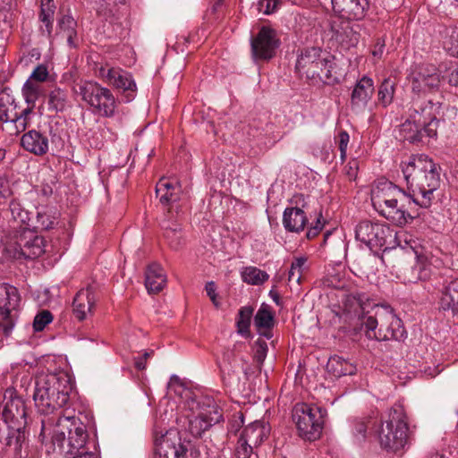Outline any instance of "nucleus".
<instances>
[{"instance_id": "nucleus-1", "label": "nucleus", "mask_w": 458, "mask_h": 458, "mask_svg": "<svg viewBox=\"0 0 458 458\" xmlns=\"http://www.w3.org/2000/svg\"><path fill=\"white\" fill-rule=\"evenodd\" d=\"M374 209L393 225L403 227L420 216L421 208L410 193L389 181L379 182L371 191Z\"/></svg>"}, {"instance_id": "nucleus-2", "label": "nucleus", "mask_w": 458, "mask_h": 458, "mask_svg": "<svg viewBox=\"0 0 458 458\" xmlns=\"http://www.w3.org/2000/svg\"><path fill=\"white\" fill-rule=\"evenodd\" d=\"M409 192L417 199L419 207L428 208L434 192L440 186V167L427 155H411L400 164Z\"/></svg>"}, {"instance_id": "nucleus-3", "label": "nucleus", "mask_w": 458, "mask_h": 458, "mask_svg": "<svg viewBox=\"0 0 458 458\" xmlns=\"http://www.w3.org/2000/svg\"><path fill=\"white\" fill-rule=\"evenodd\" d=\"M375 435L384 450L397 454L410 447L414 432L403 406L394 403L377 422Z\"/></svg>"}, {"instance_id": "nucleus-4", "label": "nucleus", "mask_w": 458, "mask_h": 458, "mask_svg": "<svg viewBox=\"0 0 458 458\" xmlns=\"http://www.w3.org/2000/svg\"><path fill=\"white\" fill-rule=\"evenodd\" d=\"M72 390V378L65 371L38 375L33 395L38 411L49 414L64 407L69 401Z\"/></svg>"}, {"instance_id": "nucleus-5", "label": "nucleus", "mask_w": 458, "mask_h": 458, "mask_svg": "<svg viewBox=\"0 0 458 458\" xmlns=\"http://www.w3.org/2000/svg\"><path fill=\"white\" fill-rule=\"evenodd\" d=\"M296 70L309 80L334 85L339 82L335 57L319 47L301 50L296 62Z\"/></svg>"}, {"instance_id": "nucleus-6", "label": "nucleus", "mask_w": 458, "mask_h": 458, "mask_svg": "<svg viewBox=\"0 0 458 458\" xmlns=\"http://www.w3.org/2000/svg\"><path fill=\"white\" fill-rule=\"evenodd\" d=\"M363 326L369 339L402 341L406 337L402 320L388 307L376 306L374 315L368 316Z\"/></svg>"}, {"instance_id": "nucleus-7", "label": "nucleus", "mask_w": 458, "mask_h": 458, "mask_svg": "<svg viewBox=\"0 0 458 458\" xmlns=\"http://www.w3.org/2000/svg\"><path fill=\"white\" fill-rule=\"evenodd\" d=\"M188 408L189 431L195 437H200L213 425L223 420L222 410L212 397L191 399L188 402Z\"/></svg>"}, {"instance_id": "nucleus-8", "label": "nucleus", "mask_w": 458, "mask_h": 458, "mask_svg": "<svg viewBox=\"0 0 458 458\" xmlns=\"http://www.w3.org/2000/svg\"><path fill=\"white\" fill-rule=\"evenodd\" d=\"M78 87L79 95L94 114L106 118L114 116L119 101L108 88L94 81H82Z\"/></svg>"}, {"instance_id": "nucleus-9", "label": "nucleus", "mask_w": 458, "mask_h": 458, "mask_svg": "<svg viewBox=\"0 0 458 458\" xmlns=\"http://www.w3.org/2000/svg\"><path fill=\"white\" fill-rule=\"evenodd\" d=\"M327 411L323 408L301 403H297L293 411V420L296 424L299 436L308 441L320 437Z\"/></svg>"}, {"instance_id": "nucleus-10", "label": "nucleus", "mask_w": 458, "mask_h": 458, "mask_svg": "<svg viewBox=\"0 0 458 458\" xmlns=\"http://www.w3.org/2000/svg\"><path fill=\"white\" fill-rule=\"evenodd\" d=\"M21 294L18 289L7 283L0 284V331L8 337L19 318Z\"/></svg>"}, {"instance_id": "nucleus-11", "label": "nucleus", "mask_w": 458, "mask_h": 458, "mask_svg": "<svg viewBox=\"0 0 458 458\" xmlns=\"http://www.w3.org/2000/svg\"><path fill=\"white\" fill-rule=\"evenodd\" d=\"M442 103L427 100L420 101L419 98H412V105L410 109L411 117L417 123H422L424 132L428 138H435L438 128Z\"/></svg>"}, {"instance_id": "nucleus-12", "label": "nucleus", "mask_w": 458, "mask_h": 458, "mask_svg": "<svg viewBox=\"0 0 458 458\" xmlns=\"http://www.w3.org/2000/svg\"><path fill=\"white\" fill-rule=\"evenodd\" d=\"M95 74L103 82L126 93L128 100L134 98L137 85L129 72L106 63L96 66Z\"/></svg>"}, {"instance_id": "nucleus-13", "label": "nucleus", "mask_w": 458, "mask_h": 458, "mask_svg": "<svg viewBox=\"0 0 458 458\" xmlns=\"http://www.w3.org/2000/svg\"><path fill=\"white\" fill-rule=\"evenodd\" d=\"M442 76L438 68L431 64H422L414 67L411 73L412 93L426 95L439 89Z\"/></svg>"}, {"instance_id": "nucleus-14", "label": "nucleus", "mask_w": 458, "mask_h": 458, "mask_svg": "<svg viewBox=\"0 0 458 458\" xmlns=\"http://www.w3.org/2000/svg\"><path fill=\"white\" fill-rule=\"evenodd\" d=\"M0 121L13 123L16 133L24 131L31 121L23 115V108L7 88L0 91Z\"/></svg>"}, {"instance_id": "nucleus-15", "label": "nucleus", "mask_w": 458, "mask_h": 458, "mask_svg": "<svg viewBox=\"0 0 458 458\" xmlns=\"http://www.w3.org/2000/svg\"><path fill=\"white\" fill-rule=\"evenodd\" d=\"M0 417L9 427H26L27 411L23 400L13 395V391L8 389L4 395V401L0 406Z\"/></svg>"}, {"instance_id": "nucleus-16", "label": "nucleus", "mask_w": 458, "mask_h": 458, "mask_svg": "<svg viewBox=\"0 0 458 458\" xmlns=\"http://www.w3.org/2000/svg\"><path fill=\"white\" fill-rule=\"evenodd\" d=\"M336 16L330 21L332 38L345 49L355 47L360 38V25L354 23L355 20Z\"/></svg>"}, {"instance_id": "nucleus-17", "label": "nucleus", "mask_w": 458, "mask_h": 458, "mask_svg": "<svg viewBox=\"0 0 458 458\" xmlns=\"http://www.w3.org/2000/svg\"><path fill=\"white\" fill-rule=\"evenodd\" d=\"M279 45L280 41L276 31L263 26L250 42L253 59L256 62L272 59L276 55Z\"/></svg>"}, {"instance_id": "nucleus-18", "label": "nucleus", "mask_w": 458, "mask_h": 458, "mask_svg": "<svg viewBox=\"0 0 458 458\" xmlns=\"http://www.w3.org/2000/svg\"><path fill=\"white\" fill-rule=\"evenodd\" d=\"M269 434V428L265 422L256 420L242 430L237 443L238 456H250L254 447L259 446Z\"/></svg>"}, {"instance_id": "nucleus-19", "label": "nucleus", "mask_w": 458, "mask_h": 458, "mask_svg": "<svg viewBox=\"0 0 458 458\" xmlns=\"http://www.w3.org/2000/svg\"><path fill=\"white\" fill-rule=\"evenodd\" d=\"M389 227L383 224L363 220L355 228V238L370 249L382 247L386 242Z\"/></svg>"}, {"instance_id": "nucleus-20", "label": "nucleus", "mask_w": 458, "mask_h": 458, "mask_svg": "<svg viewBox=\"0 0 458 458\" xmlns=\"http://www.w3.org/2000/svg\"><path fill=\"white\" fill-rule=\"evenodd\" d=\"M186 451L176 430H168L155 441L157 458H182L186 454Z\"/></svg>"}, {"instance_id": "nucleus-21", "label": "nucleus", "mask_w": 458, "mask_h": 458, "mask_svg": "<svg viewBox=\"0 0 458 458\" xmlns=\"http://www.w3.org/2000/svg\"><path fill=\"white\" fill-rule=\"evenodd\" d=\"M335 15L362 21L369 9V0H331Z\"/></svg>"}, {"instance_id": "nucleus-22", "label": "nucleus", "mask_w": 458, "mask_h": 458, "mask_svg": "<svg viewBox=\"0 0 458 458\" xmlns=\"http://www.w3.org/2000/svg\"><path fill=\"white\" fill-rule=\"evenodd\" d=\"M97 302L96 287L89 285L81 289L73 298L72 311L75 318L85 320L93 314Z\"/></svg>"}, {"instance_id": "nucleus-23", "label": "nucleus", "mask_w": 458, "mask_h": 458, "mask_svg": "<svg viewBox=\"0 0 458 458\" xmlns=\"http://www.w3.org/2000/svg\"><path fill=\"white\" fill-rule=\"evenodd\" d=\"M370 306L369 298L365 293L355 292L345 294L342 301V309L344 313L350 318H358L361 323L368 318L364 316L367 308Z\"/></svg>"}, {"instance_id": "nucleus-24", "label": "nucleus", "mask_w": 458, "mask_h": 458, "mask_svg": "<svg viewBox=\"0 0 458 458\" xmlns=\"http://www.w3.org/2000/svg\"><path fill=\"white\" fill-rule=\"evenodd\" d=\"M375 90L373 80L364 75L355 84L351 95L352 109L363 110L373 96Z\"/></svg>"}, {"instance_id": "nucleus-25", "label": "nucleus", "mask_w": 458, "mask_h": 458, "mask_svg": "<svg viewBox=\"0 0 458 458\" xmlns=\"http://www.w3.org/2000/svg\"><path fill=\"white\" fill-rule=\"evenodd\" d=\"M21 147L36 156H43L49 148L48 138L37 130H30L21 139Z\"/></svg>"}, {"instance_id": "nucleus-26", "label": "nucleus", "mask_w": 458, "mask_h": 458, "mask_svg": "<svg viewBox=\"0 0 458 458\" xmlns=\"http://www.w3.org/2000/svg\"><path fill=\"white\" fill-rule=\"evenodd\" d=\"M60 212L51 206L37 208L35 219L32 221V228L35 231L54 229L59 223Z\"/></svg>"}, {"instance_id": "nucleus-27", "label": "nucleus", "mask_w": 458, "mask_h": 458, "mask_svg": "<svg viewBox=\"0 0 458 458\" xmlns=\"http://www.w3.org/2000/svg\"><path fill=\"white\" fill-rule=\"evenodd\" d=\"M156 193L161 203L168 205L181 200L182 189L174 179L161 178L157 183Z\"/></svg>"}, {"instance_id": "nucleus-28", "label": "nucleus", "mask_w": 458, "mask_h": 458, "mask_svg": "<svg viewBox=\"0 0 458 458\" xmlns=\"http://www.w3.org/2000/svg\"><path fill=\"white\" fill-rule=\"evenodd\" d=\"M166 284V275L163 267L153 263L149 265L145 272V286L148 293H157Z\"/></svg>"}, {"instance_id": "nucleus-29", "label": "nucleus", "mask_w": 458, "mask_h": 458, "mask_svg": "<svg viewBox=\"0 0 458 458\" xmlns=\"http://www.w3.org/2000/svg\"><path fill=\"white\" fill-rule=\"evenodd\" d=\"M55 9L54 0H41L40 11L38 13V21L40 22L39 30L41 34L46 36L49 40L54 38L53 23Z\"/></svg>"}, {"instance_id": "nucleus-30", "label": "nucleus", "mask_w": 458, "mask_h": 458, "mask_svg": "<svg viewBox=\"0 0 458 458\" xmlns=\"http://www.w3.org/2000/svg\"><path fill=\"white\" fill-rule=\"evenodd\" d=\"M56 34L65 37L69 47H77V21L71 13H64L59 16Z\"/></svg>"}, {"instance_id": "nucleus-31", "label": "nucleus", "mask_w": 458, "mask_h": 458, "mask_svg": "<svg viewBox=\"0 0 458 458\" xmlns=\"http://www.w3.org/2000/svg\"><path fill=\"white\" fill-rule=\"evenodd\" d=\"M308 222L304 211L299 208H285L283 216V225L288 232L300 233Z\"/></svg>"}, {"instance_id": "nucleus-32", "label": "nucleus", "mask_w": 458, "mask_h": 458, "mask_svg": "<svg viewBox=\"0 0 458 458\" xmlns=\"http://www.w3.org/2000/svg\"><path fill=\"white\" fill-rule=\"evenodd\" d=\"M414 120L411 117V112H409L408 119L400 125L399 136L403 140L415 143L421 141L423 137L427 136L422 123Z\"/></svg>"}, {"instance_id": "nucleus-33", "label": "nucleus", "mask_w": 458, "mask_h": 458, "mask_svg": "<svg viewBox=\"0 0 458 458\" xmlns=\"http://www.w3.org/2000/svg\"><path fill=\"white\" fill-rule=\"evenodd\" d=\"M275 318L271 308L267 304H262L254 316V326L259 333L267 339L271 338L270 329L274 327Z\"/></svg>"}, {"instance_id": "nucleus-34", "label": "nucleus", "mask_w": 458, "mask_h": 458, "mask_svg": "<svg viewBox=\"0 0 458 458\" xmlns=\"http://www.w3.org/2000/svg\"><path fill=\"white\" fill-rule=\"evenodd\" d=\"M428 277L429 269L426 259L416 255L415 264L403 271V280L404 284H416L419 281L427 280Z\"/></svg>"}, {"instance_id": "nucleus-35", "label": "nucleus", "mask_w": 458, "mask_h": 458, "mask_svg": "<svg viewBox=\"0 0 458 458\" xmlns=\"http://www.w3.org/2000/svg\"><path fill=\"white\" fill-rule=\"evenodd\" d=\"M21 93L27 105L26 107L23 108V115L25 117L29 116L31 120L36 102L41 93V86L34 81H26L22 86Z\"/></svg>"}, {"instance_id": "nucleus-36", "label": "nucleus", "mask_w": 458, "mask_h": 458, "mask_svg": "<svg viewBox=\"0 0 458 458\" xmlns=\"http://www.w3.org/2000/svg\"><path fill=\"white\" fill-rule=\"evenodd\" d=\"M377 427V421L372 417L355 419L352 422V432L354 441L360 444L364 442L368 436V429L370 434H375Z\"/></svg>"}, {"instance_id": "nucleus-37", "label": "nucleus", "mask_w": 458, "mask_h": 458, "mask_svg": "<svg viewBox=\"0 0 458 458\" xmlns=\"http://www.w3.org/2000/svg\"><path fill=\"white\" fill-rule=\"evenodd\" d=\"M440 307L444 310L458 312V278L449 282L442 290Z\"/></svg>"}, {"instance_id": "nucleus-38", "label": "nucleus", "mask_w": 458, "mask_h": 458, "mask_svg": "<svg viewBox=\"0 0 458 458\" xmlns=\"http://www.w3.org/2000/svg\"><path fill=\"white\" fill-rule=\"evenodd\" d=\"M9 208L13 220L20 224L21 230H30L32 228L33 219L30 213L21 206L18 199H13L9 204Z\"/></svg>"}, {"instance_id": "nucleus-39", "label": "nucleus", "mask_w": 458, "mask_h": 458, "mask_svg": "<svg viewBox=\"0 0 458 458\" xmlns=\"http://www.w3.org/2000/svg\"><path fill=\"white\" fill-rule=\"evenodd\" d=\"M327 368L329 372L337 377L353 375L356 371V368L352 362L338 355L329 358Z\"/></svg>"}, {"instance_id": "nucleus-40", "label": "nucleus", "mask_w": 458, "mask_h": 458, "mask_svg": "<svg viewBox=\"0 0 458 458\" xmlns=\"http://www.w3.org/2000/svg\"><path fill=\"white\" fill-rule=\"evenodd\" d=\"M64 420H72V425L74 426V428L69 430L68 441L72 449L79 451L85 446L88 439V433L85 426L82 423L76 425V420L74 417L67 416L64 417Z\"/></svg>"}, {"instance_id": "nucleus-41", "label": "nucleus", "mask_w": 458, "mask_h": 458, "mask_svg": "<svg viewBox=\"0 0 458 458\" xmlns=\"http://www.w3.org/2000/svg\"><path fill=\"white\" fill-rule=\"evenodd\" d=\"M242 282L250 285H261L269 279V275L257 267L248 266L242 269Z\"/></svg>"}, {"instance_id": "nucleus-42", "label": "nucleus", "mask_w": 458, "mask_h": 458, "mask_svg": "<svg viewBox=\"0 0 458 458\" xmlns=\"http://www.w3.org/2000/svg\"><path fill=\"white\" fill-rule=\"evenodd\" d=\"M46 242L41 236H34L21 247V253L26 259H37L46 251Z\"/></svg>"}, {"instance_id": "nucleus-43", "label": "nucleus", "mask_w": 458, "mask_h": 458, "mask_svg": "<svg viewBox=\"0 0 458 458\" xmlns=\"http://www.w3.org/2000/svg\"><path fill=\"white\" fill-rule=\"evenodd\" d=\"M68 104V95L64 89L55 88L47 96L48 110L55 113L63 112Z\"/></svg>"}, {"instance_id": "nucleus-44", "label": "nucleus", "mask_w": 458, "mask_h": 458, "mask_svg": "<svg viewBox=\"0 0 458 458\" xmlns=\"http://www.w3.org/2000/svg\"><path fill=\"white\" fill-rule=\"evenodd\" d=\"M6 445L14 447V453L21 456L22 445L27 438L26 427H9Z\"/></svg>"}, {"instance_id": "nucleus-45", "label": "nucleus", "mask_w": 458, "mask_h": 458, "mask_svg": "<svg viewBox=\"0 0 458 458\" xmlns=\"http://www.w3.org/2000/svg\"><path fill=\"white\" fill-rule=\"evenodd\" d=\"M395 83L390 79H385L378 87L377 101L383 107L388 106L394 100Z\"/></svg>"}, {"instance_id": "nucleus-46", "label": "nucleus", "mask_w": 458, "mask_h": 458, "mask_svg": "<svg viewBox=\"0 0 458 458\" xmlns=\"http://www.w3.org/2000/svg\"><path fill=\"white\" fill-rule=\"evenodd\" d=\"M254 309L251 306H243L239 310L236 318L237 331L240 335L247 336L250 335V327Z\"/></svg>"}, {"instance_id": "nucleus-47", "label": "nucleus", "mask_w": 458, "mask_h": 458, "mask_svg": "<svg viewBox=\"0 0 458 458\" xmlns=\"http://www.w3.org/2000/svg\"><path fill=\"white\" fill-rule=\"evenodd\" d=\"M445 33L444 47L451 55L458 56V31L455 29H447Z\"/></svg>"}, {"instance_id": "nucleus-48", "label": "nucleus", "mask_w": 458, "mask_h": 458, "mask_svg": "<svg viewBox=\"0 0 458 458\" xmlns=\"http://www.w3.org/2000/svg\"><path fill=\"white\" fill-rule=\"evenodd\" d=\"M335 141L338 146L340 151V159L344 162L347 155L348 144L350 141V136L344 130H339L335 137Z\"/></svg>"}, {"instance_id": "nucleus-49", "label": "nucleus", "mask_w": 458, "mask_h": 458, "mask_svg": "<svg viewBox=\"0 0 458 458\" xmlns=\"http://www.w3.org/2000/svg\"><path fill=\"white\" fill-rule=\"evenodd\" d=\"M53 321V315L47 310H43L38 312L33 320V328L36 332H40Z\"/></svg>"}, {"instance_id": "nucleus-50", "label": "nucleus", "mask_w": 458, "mask_h": 458, "mask_svg": "<svg viewBox=\"0 0 458 458\" xmlns=\"http://www.w3.org/2000/svg\"><path fill=\"white\" fill-rule=\"evenodd\" d=\"M165 237L169 241L172 248L177 249L180 245L181 227L175 225L174 227L165 226Z\"/></svg>"}, {"instance_id": "nucleus-51", "label": "nucleus", "mask_w": 458, "mask_h": 458, "mask_svg": "<svg viewBox=\"0 0 458 458\" xmlns=\"http://www.w3.org/2000/svg\"><path fill=\"white\" fill-rule=\"evenodd\" d=\"M13 193L8 176L4 174H0V203L10 198Z\"/></svg>"}, {"instance_id": "nucleus-52", "label": "nucleus", "mask_w": 458, "mask_h": 458, "mask_svg": "<svg viewBox=\"0 0 458 458\" xmlns=\"http://www.w3.org/2000/svg\"><path fill=\"white\" fill-rule=\"evenodd\" d=\"M48 75L49 73L47 66L39 64L33 70L30 78L27 81H31L39 84V82L46 81L48 78Z\"/></svg>"}, {"instance_id": "nucleus-53", "label": "nucleus", "mask_w": 458, "mask_h": 458, "mask_svg": "<svg viewBox=\"0 0 458 458\" xmlns=\"http://www.w3.org/2000/svg\"><path fill=\"white\" fill-rule=\"evenodd\" d=\"M267 344L261 339H258L255 342V353L254 358L259 363H262L267 353Z\"/></svg>"}, {"instance_id": "nucleus-54", "label": "nucleus", "mask_w": 458, "mask_h": 458, "mask_svg": "<svg viewBox=\"0 0 458 458\" xmlns=\"http://www.w3.org/2000/svg\"><path fill=\"white\" fill-rule=\"evenodd\" d=\"M278 0H259L258 8L265 14L274 13L277 7Z\"/></svg>"}, {"instance_id": "nucleus-55", "label": "nucleus", "mask_w": 458, "mask_h": 458, "mask_svg": "<svg viewBox=\"0 0 458 458\" xmlns=\"http://www.w3.org/2000/svg\"><path fill=\"white\" fill-rule=\"evenodd\" d=\"M154 354L153 351H145L141 356L134 358V366L139 370L146 369L147 360L152 357Z\"/></svg>"}, {"instance_id": "nucleus-56", "label": "nucleus", "mask_w": 458, "mask_h": 458, "mask_svg": "<svg viewBox=\"0 0 458 458\" xmlns=\"http://www.w3.org/2000/svg\"><path fill=\"white\" fill-rule=\"evenodd\" d=\"M344 169L350 180L355 179L358 173V161L352 159L347 164Z\"/></svg>"}, {"instance_id": "nucleus-57", "label": "nucleus", "mask_w": 458, "mask_h": 458, "mask_svg": "<svg viewBox=\"0 0 458 458\" xmlns=\"http://www.w3.org/2000/svg\"><path fill=\"white\" fill-rule=\"evenodd\" d=\"M205 290L207 292L208 296L210 298L211 301L216 305L218 306V302L216 301V284L214 282H208L207 283L205 286Z\"/></svg>"}, {"instance_id": "nucleus-58", "label": "nucleus", "mask_w": 458, "mask_h": 458, "mask_svg": "<svg viewBox=\"0 0 458 458\" xmlns=\"http://www.w3.org/2000/svg\"><path fill=\"white\" fill-rule=\"evenodd\" d=\"M306 263H307V258L306 257H297L294 258L293 260L291 266L293 267V269H299L301 274L306 269Z\"/></svg>"}, {"instance_id": "nucleus-59", "label": "nucleus", "mask_w": 458, "mask_h": 458, "mask_svg": "<svg viewBox=\"0 0 458 458\" xmlns=\"http://www.w3.org/2000/svg\"><path fill=\"white\" fill-rule=\"evenodd\" d=\"M385 41L378 39L371 52L372 55L377 58H381L385 50Z\"/></svg>"}, {"instance_id": "nucleus-60", "label": "nucleus", "mask_w": 458, "mask_h": 458, "mask_svg": "<svg viewBox=\"0 0 458 458\" xmlns=\"http://www.w3.org/2000/svg\"><path fill=\"white\" fill-rule=\"evenodd\" d=\"M301 276H302L301 272L299 269L293 270V267L291 266V268H290L289 274H288V281L289 282L294 281V282L300 284L301 280Z\"/></svg>"}, {"instance_id": "nucleus-61", "label": "nucleus", "mask_w": 458, "mask_h": 458, "mask_svg": "<svg viewBox=\"0 0 458 458\" xmlns=\"http://www.w3.org/2000/svg\"><path fill=\"white\" fill-rule=\"evenodd\" d=\"M301 276H302L301 272L299 269L293 270V267L291 266V268H290L289 274H288V281L289 282L294 281V282L300 284L301 280Z\"/></svg>"}, {"instance_id": "nucleus-62", "label": "nucleus", "mask_w": 458, "mask_h": 458, "mask_svg": "<svg viewBox=\"0 0 458 458\" xmlns=\"http://www.w3.org/2000/svg\"><path fill=\"white\" fill-rule=\"evenodd\" d=\"M322 225L320 221L318 220L317 222V225L314 227H311L307 232V237L308 238H313L318 234V233L322 230Z\"/></svg>"}, {"instance_id": "nucleus-63", "label": "nucleus", "mask_w": 458, "mask_h": 458, "mask_svg": "<svg viewBox=\"0 0 458 458\" xmlns=\"http://www.w3.org/2000/svg\"><path fill=\"white\" fill-rule=\"evenodd\" d=\"M449 83L452 86L458 87V69L453 71L449 75Z\"/></svg>"}, {"instance_id": "nucleus-64", "label": "nucleus", "mask_w": 458, "mask_h": 458, "mask_svg": "<svg viewBox=\"0 0 458 458\" xmlns=\"http://www.w3.org/2000/svg\"><path fill=\"white\" fill-rule=\"evenodd\" d=\"M75 458H97L96 454H93V453H88V452H85V453H81L79 455H77V457Z\"/></svg>"}]
</instances>
